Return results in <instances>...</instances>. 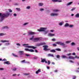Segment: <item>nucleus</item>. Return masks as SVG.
I'll use <instances>...</instances> for the list:
<instances>
[{
    "label": "nucleus",
    "mask_w": 79,
    "mask_h": 79,
    "mask_svg": "<svg viewBox=\"0 0 79 79\" xmlns=\"http://www.w3.org/2000/svg\"><path fill=\"white\" fill-rule=\"evenodd\" d=\"M19 4L18 3H15V6H18V5H19Z\"/></svg>",
    "instance_id": "obj_56"
},
{
    "label": "nucleus",
    "mask_w": 79,
    "mask_h": 79,
    "mask_svg": "<svg viewBox=\"0 0 79 79\" xmlns=\"http://www.w3.org/2000/svg\"><path fill=\"white\" fill-rule=\"evenodd\" d=\"M17 15L16 14H14V16H16Z\"/></svg>",
    "instance_id": "obj_63"
},
{
    "label": "nucleus",
    "mask_w": 79,
    "mask_h": 79,
    "mask_svg": "<svg viewBox=\"0 0 79 79\" xmlns=\"http://www.w3.org/2000/svg\"><path fill=\"white\" fill-rule=\"evenodd\" d=\"M40 72H41V71L40 70V69H39L38 71L36 72V73L38 74L39 73H40Z\"/></svg>",
    "instance_id": "obj_18"
},
{
    "label": "nucleus",
    "mask_w": 79,
    "mask_h": 79,
    "mask_svg": "<svg viewBox=\"0 0 79 79\" xmlns=\"http://www.w3.org/2000/svg\"><path fill=\"white\" fill-rule=\"evenodd\" d=\"M50 52L52 53H55L56 52V51L54 49H52L50 51Z\"/></svg>",
    "instance_id": "obj_25"
},
{
    "label": "nucleus",
    "mask_w": 79,
    "mask_h": 79,
    "mask_svg": "<svg viewBox=\"0 0 79 79\" xmlns=\"http://www.w3.org/2000/svg\"><path fill=\"white\" fill-rule=\"evenodd\" d=\"M76 76H73V79H76Z\"/></svg>",
    "instance_id": "obj_49"
},
{
    "label": "nucleus",
    "mask_w": 79,
    "mask_h": 79,
    "mask_svg": "<svg viewBox=\"0 0 79 79\" xmlns=\"http://www.w3.org/2000/svg\"><path fill=\"white\" fill-rule=\"evenodd\" d=\"M56 57L57 58H58V59H60V56L59 55H58L56 56Z\"/></svg>",
    "instance_id": "obj_28"
},
{
    "label": "nucleus",
    "mask_w": 79,
    "mask_h": 79,
    "mask_svg": "<svg viewBox=\"0 0 79 79\" xmlns=\"http://www.w3.org/2000/svg\"><path fill=\"white\" fill-rule=\"evenodd\" d=\"M2 60V61H7V60H6V59H3Z\"/></svg>",
    "instance_id": "obj_57"
},
{
    "label": "nucleus",
    "mask_w": 79,
    "mask_h": 79,
    "mask_svg": "<svg viewBox=\"0 0 79 79\" xmlns=\"http://www.w3.org/2000/svg\"><path fill=\"white\" fill-rule=\"evenodd\" d=\"M71 55V53H69V54H67L66 55H67V56H70V55Z\"/></svg>",
    "instance_id": "obj_54"
},
{
    "label": "nucleus",
    "mask_w": 79,
    "mask_h": 79,
    "mask_svg": "<svg viewBox=\"0 0 79 79\" xmlns=\"http://www.w3.org/2000/svg\"><path fill=\"white\" fill-rule=\"evenodd\" d=\"M8 10L10 13H12V12H13V11L11 9H9Z\"/></svg>",
    "instance_id": "obj_39"
},
{
    "label": "nucleus",
    "mask_w": 79,
    "mask_h": 79,
    "mask_svg": "<svg viewBox=\"0 0 79 79\" xmlns=\"http://www.w3.org/2000/svg\"><path fill=\"white\" fill-rule=\"evenodd\" d=\"M56 44H58V45H62L64 48H66V47H67V46L66 45V44H65L64 43H63L61 42H56Z\"/></svg>",
    "instance_id": "obj_4"
},
{
    "label": "nucleus",
    "mask_w": 79,
    "mask_h": 79,
    "mask_svg": "<svg viewBox=\"0 0 79 79\" xmlns=\"http://www.w3.org/2000/svg\"><path fill=\"white\" fill-rule=\"evenodd\" d=\"M23 74L24 75H25V76H27L28 75H29V73H24Z\"/></svg>",
    "instance_id": "obj_51"
},
{
    "label": "nucleus",
    "mask_w": 79,
    "mask_h": 79,
    "mask_svg": "<svg viewBox=\"0 0 79 79\" xmlns=\"http://www.w3.org/2000/svg\"><path fill=\"white\" fill-rule=\"evenodd\" d=\"M16 9L17 10V11H21L20 8H16Z\"/></svg>",
    "instance_id": "obj_34"
},
{
    "label": "nucleus",
    "mask_w": 79,
    "mask_h": 79,
    "mask_svg": "<svg viewBox=\"0 0 79 79\" xmlns=\"http://www.w3.org/2000/svg\"><path fill=\"white\" fill-rule=\"evenodd\" d=\"M71 45H72V46H74L76 45V44L74 42H72L71 43Z\"/></svg>",
    "instance_id": "obj_31"
},
{
    "label": "nucleus",
    "mask_w": 79,
    "mask_h": 79,
    "mask_svg": "<svg viewBox=\"0 0 79 79\" xmlns=\"http://www.w3.org/2000/svg\"><path fill=\"white\" fill-rule=\"evenodd\" d=\"M62 2V1L61 0H57V2Z\"/></svg>",
    "instance_id": "obj_48"
},
{
    "label": "nucleus",
    "mask_w": 79,
    "mask_h": 79,
    "mask_svg": "<svg viewBox=\"0 0 79 79\" xmlns=\"http://www.w3.org/2000/svg\"><path fill=\"white\" fill-rule=\"evenodd\" d=\"M34 36L33 35L32 36V37L29 40H33V39H34Z\"/></svg>",
    "instance_id": "obj_30"
},
{
    "label": "nucleus",
    "mask_w": 79,
    "mask_h": 79,
    "mask_svg": "<svg viewBox=\"0 0 79 79\" xmlns=\"http://www.w3.org/2000/svg\"><path fill=\"white\" fill-rule=\"evenodd\" d=\"M50 32H54V30H50Z\"/></svg>",
    "instance_id": "obj_58"
},
{
    "label": "nucleus",
    "mask_w": 79,
    "mask_h": 79,
    "mask_svg": "<svg viewBox=\"0 0 79 79\" xmlns=\"http://www.w3.org/2000/svg\"><path fill=\"white\" fill-rule=\"evenodd\" d=\"M6 34V33H0V36H3V35H5Z\"/></svg>",
    "instance_id": "obj_24"
},
{
    "label": "nucleus",
    "mask_w": 79,
    "mask_h": 79,
    "mask_svg": "<svg viewBox=\"0 0 79 79\" xmlns=\"http://www.w3.org/2000/svg\"><path fill=\"white\" fill-rule=\"evenodd\" d=\"M71 42V41H67L65 42V44H69Z\"/></svg>",
    "instance_id": "obj_33"
},
{
    "label": "nucleus",
    "mask_w": 79,
    "mask_h": 79,
    "mask_svg": "<svg viewBox=\"0 0 79 79\" xmlns=\"http://www.w3.org/2000/svg\"><path fill=\"white\" fill-rule=\"evenodd\" d=\"M76 10V7H74L71 10V11H74V10Z\"/></svg>",
    "instance_id": "obj_41"
},
{
    "label": "nucleus",
    "mask_w": 79,
    "mask_h": 79,
    "mask_svg": "<svg viewBox=\"0 0 79 79\" xmlns=\"http://www.w3.org/2000/svg\"><path fill=\"white\" fill-rule=\"evenodd\" d=\"M46 29L47 28L46 27H42L40 29H37V31H39V32H44V35H46V34H47V33L48 32V31H45Z\"/></svg>",
    "instance_id": "obj_2"
},
{
    "label": "nucleus",
    "mask_w": 79,
    "mask_h": 79,
    "mask_svg": "<svg viewBox=\"0 0 79 79\" xmlns=\"http://www.w3.org/2000/svg\"><path fill=\"white\" fill-rule=\"evenodd\" d=\"M48 65H49V64H50V61H48Z\"/></svg>",
    "instance_id": "obj_55"
},
{
    "label": "nucleus",
    "mask_w": 79,
    "mask_h": 79,
    "mask_svg": "<svg viewBox=\"0 0 79 79\" xmlns=\"http://www.w3.org/2000/svg\"><path fill=\"white\" fill-rule=\"evenodd\" d=\"M53 46H54V47H56V44H53Z\"/></svg>",
    "instance_id": "obj_53"
},
{
    "label": "nucleus",
    "mask_w": 79,
    "mask_h": 79,
    "mask_svg": "<svg viewBox=\"0 0 79 79\" xmlns=\"http://www.w3.org/2000/svg\"><path fill=\"white\" fill-rule=\"evenodd\" d=\"M19 55H24V52L23 51H19Z\"/></svg>",
    "instance_id": "obj_15"
},
{
    "label": "nucleus",
    "mask_w": 79,
    "mask_h": 79,
    "mask_svg": "<svg viewBox=\"0 0 79 79\" xmlns=\"http://www.w3.org/2000/svg\"><path fill=\"white\" fill-rule=\"evenodd\" d=\"M29 52H34V51L32 49H30L29 50Z\"/></svg>",
    "instance_id": "obj_36"
},
{
    "label": "nucleus",
    "mask_w": 79,
    "mask_h": 79,
    "mask_svg": "<svg viewBox=\"0 0 79 79\" xmlns=\"http://www.w3.org/2000/svg\"><path fill=\"white\" fill-rule=\"evenodd\" d=\"M75 18H79V14L77 13L75 15Z\"/></svg>",
    "instance_id": "obj_23"
},
{
    "label": "nucleus",
    "mask_w": 79,
    "mask_h": 79,
    "mask_svg": "<svg viewBox=\"0 0 79 79\" xmlns=\"http://www.w3.org/2000/svg\"><path fill=\"white\" fill-rule=\"evenodd\" d=\"M69 59H72L73 60H74L75 58H77V59H79V57L77 56H75V57H73V56H69Z\"/></svg>",
    "instance_id": "obj_6"
},
{
    "label": "nucleus",
    "mask_w": 79,
    "mask_h": 79,
    "mask_svg": "<svg viewBox=\"0 0 79 79\" xmlns=\"http://www.w3.org/2000/svg\"><path fill=\"white\" fill-rule=\"evenodd\" d=\"M38 58L37 57H34V59H35L37 60V59H38Z\"/></svg>",
    "instance_id": "obj_52"
},
{
    "label": "nucleus",
    "mask_w": 79,
    "mask_h": 79,
    "mask_svg": "<svg viewBox=\"0 0 79 79\" xmlns=\"http://www.w3.org/2000/svg\"><path fill=\"white\" fill-rule=\"evenodd\" d=\"M26 56H30V55L27 54H25Z\"/></svg>",
    "instance_id": "obj_61"
},
{
    "label": "nucleus",
    "mask_w": 79,
    "mask_h": 79,
    "mask_svg": "<svg viewBox=\"0 0 79 79\" xmlns=\"http://www.w3.org/2000/svg\"><path fill=\"white\" fill-rule=\"evenodd\" d=\"M52 2H57V0H52Z\"/></svg>",
    "instance_id": "obj_46"
},
{
    "label": "nucleus",
    "mask_w": 79,
    "mask_h": 79,
    "mask_svg": "<svg viewBox=\"0 0 79 79\" xmlns=\"http://www.w3.org/2000/svg\"><path fill=\"white\" fill-rule=\"evenodd\" d=\"M73 25H69V27H73Z\"/></svg>",
    "instance_id": "obj_44"
},
{
    "label": "nucleus",
    "mask_w": 79,
    "mask_h": 79,
    "mask_svg": "<svg viewBox=\"0 0 79 79\" xmlns=\"http://www.w3.org/2000/svg\"><path fill=\"white\" fill-rule=\"evenodd\" d=\"M72 55H76V53L75 52H73L72 53Z\"/></svg>",
    "instance_id": "obj_62"
},
{
    "label": "nucleus",
    "mask_w": 79,
    "mask_h": 79,
    "mask_svg": "<svg viewBox=\"0 0 79 79\" xmlns=\"http://www.w3.org/2000/svg\"><path fill=\"white\" fill-rule=\"evenodd\" d=\"M53 12H55V13H56V12H58L59 11V10L54 9L53 10Z\"/></svg>",
    "instance_id": "obj_21"
},
{
    "label": "nucleus",
    "mask_w": 79,
    "mask_h": 79,
    "mask_svg": "<svg viewBox=\"0 0 79 79\" xmlns=\"http://www.w3.org/2000/svg\"><path fill=\"white\" fill-rule=\"evenodd\" d=\"M72 3H73V2H69L68 3L66 4V6H69V5H71Z\"/></svg>",
    "instance_id": "obj_19"
},
{
    "label": "nucleus",
    "mask_w": 79,
    "mask_h": 79,
    "mask_svg": "<svg viewBox=\"0 0 79 79\" xmlns=\"http://www.w3.org/2000/svg\"><path fill=\"white\" fill-rule=\"evenodd\" d=\"M64 22L63 21H61V22H60L59 23V26H61L63 25L64 24Z\"/></svg>",
    "instance_id": "obj_12"
},
{
    "label": "nucleus",
    "mask_w": 79,
    "mask_h": 79,
    "mask_svg": "<svg viewBox=\"0 0 79 79\" xmlns=\"http://www.w3.org/2000/svg\"><path fill=\"white\" fill-rule=\"evenodd\" d=\"M31 8V6H27L26 7V9H28V10H29Z\"/></svg>",
    "instance_id": "obj_40"
},
{
    "label": "nucleus",
    "mask_w": 79,
    "mask_h": 79,
    "mask_svg": "<svg viewBox=\"0 0 79 79\" xmlns=\"http://www.w3.org/2000/svg\"><path fill=\"white\" fill-rule=\"evenodd\" d=\"M76 73H79V71L78 70H76Z\"/></svg>",
    "instance_id": "obj_64"
},
{
    "label": "nucleus",
    "mask_w": 79,
    "mask_h": 79,
    "mask_svg": "<svg viewBox=\"0 0 79 79\" xmlns=\"http://www.w3.org/2000/svg\"><path fill=\"white\" fill-rule=\"evenodd\" d=\"M9 16H11L12 14H10L8 12H6L3 14L0 13V22H2L5 19V18H8Z\"/></svg>",
    "instance_id": "obj_1"
},
{
    "label": "nucleus",
    "mask_w": 79,
    "mask_h": 79,
    "mask_svg": "<svg viewBox=\"0 0 79 79\" xmlns=\"http://www.w3.org/2000/svg\"><path fill=\"white\" fill-rule=\"evenodd\" d=\"M12 55L13 56H14L15 57H18V56L15 55L14 53H12Z\"/></svg>",
    "instance_id": "obj_38"
},
{
    "label": "nucleus",
    "mask_w": 79,
    "mask_h": 79,
    "mask_svg": "<svg viewBox=\"0 0 79 79\" xmlns=\"http://www.w3.org/2000/svg\"><path fill=\"white\" fill-rule=\"evenodd\" d=\"M48 55L49 56H52V57H53L54 56L53 54H49Z\"/></svg>",
    "instance_id": "obj_32"
},
{
    "label": "nucleus",
    "mask_w": 79,
    "mask_h": 79,
    "mask_svg": "<svg viewBox=\"0 0 79 79\" xmlns=\"http://www.w3.org/2000/svg\"><path fill=\"white\" fill-rule=\"evenodd\" d=\"M10 45V43L9 42L6 43L5 44V45L6 46H8V45Z\"/></svg>",
    "instance_id": "obj_29"
},
{
    "label": "nucleus",
    "mask_w": 79,
    "mask_h": 79,
    "mask_svg": "<svg viewBox=\"0 0 79 79\" xmlns=\"http://www.w3.org/2000/svg\"><path fill=\"white\" fill-rule=\"evenodd\" d=\"M41 62H42V63H44V62H45V63H47V61H46V60L45 59H42V58H41Z\"/></svg>",
    "instance_id": "obj_10"
},
{
    "label": "nucleus",
    "mask_w": 79,
    "mask_h": 79,
    "mask_svg": "<svg viewBox=\"0 0 79 79\" xmlns=\"http://www.w3.org/2000/svg\"><path fill=\"white\" fill-rule=\"evenodd\" d=\"M48 36L49 37H53V36H54L55 35V34H52L51 33H49L48 35Z\"/></svg>",
    "instance_id": "obj_11"
},
{
    "label": "nucleus",
    "mask_w": 79,
    "mask_h": 79,
    "mask_svg": "<svg viewBox=\"0 0 79 79\" xmlns=\"http://www.w3.org/2000/svg\"><path fill=\"white\" fill-rule=\"evenodd\" d=\"M29 24V23H24L23 25V26H26V25H27Z\"/></svg>",
    "instance_id": "obj_35"
},
{
    "label": "nucleus",
    "mask_w": 79,
    "mask_h": 79,
    "mask_svg": "<svg viewBox=\"0 0 79 79\" xmlns=\"http://www.w3.org/2000/svg\"><path fill=\"white\" fill-rule=\"evenodd\" d=\"M4 64H10L11 63H10V61H5L4 63Z\"/></svg>",
    "instance_id": "obj_14"
},
{
    "label": "nucleus",
    "mask_w": 79,
    "mask_h": 79,
    "mask_svg": "<svg viewBox=\"0 0 79 79\" xmlns=\"http://www.w3.org/2000/svg\"><path fill=\"white\" fill-rule=\"evenodd\" d=\"M35 33L34 32H30L28 34L29 35H34V34H35Z\"/></svg>",
    "instance_id": "obj_13"
},
{
    "label": "nucleus",
    "mask_w": 79,
    "mask_h": 79,
    "mask_svg": "<svg viewBox=\"0 0 79 79\" xmlns=\"http://www.w3.org/2000/svg\"><path fill=\"white\" fill-rule=\"evenodd\" d=\"M25 51H28V52H29V49L27 48L25 49Z\"/></svg>",
    "instance_id": "obj_50"
},
{
    "label": "nucleus",
    "mask_w": 79,
    "mask_h": 79,
    "mask_svg": "<svg viewBox=\"0 0 79 79\" xmlns=\"http://www.w3.org/2000/svg\"><path fill=\"white\" fill-rule=\"evenodd\" d=\"M56 50H57V51H58L59 52H60L61 51V49L60 48H56L55 49Z\"/></svg>",
    "instance_id": "obj_37"
},
{
    "label": "nucleus",
    "mask_w": 79,
    "mask_h": 79,
    "mask_svg": "<svg viewBox=\"0 0 79 79\" xmlns=\"http://www.w3.org/2000/svg\"><path fill=\"white\" fill-rule=\"evenodd\" d=\"M17 69V68H14V69H13L12 70L13 71H16Z\"/></svg>",
    "instance_id": "obj_43"
},
{
    "label": "nucleus",
    "mask_w": 79,
    "mask_h": 79,
    "mask_svg": "<svg viewBox=\"0 0 79 79\" xmlns=\"http://www.w3.org/2000/svg\"><path fill=\"white\" fill-rule=\"evenodd\" d=\"M51 40L53 42H55V41H56V39L55 38H53Z\"/></svg>",
    "instance_id": "obj_42"
},
{
    "label": "nucleus",
    "mask_w": 79,
    "mask_h": 79,
    "mask_svg": "<svg viewBox=\"0 0 79 79\" xmlns=\"http://www.w3.org/2000/svg\"><path fill=\"white\" fill-rule=\"evenodd\" d=\"M34 42H37L40 40V37H36L34 39Z\"/></svg>",
    "instance_id": "obj_7"
},
{
    "label": "nucleus",
    "mask_w": 79,
    "mask_h": 79,
    "mask_svg": "<svg viewBox=\"0 0 79 79\" xmlns=\"http://www.w3.org/2000/svg\"><path fill=\"white\" fill-rule=\"evenodd\" d=\"M69 24L68 23H66L64 25V27H69Z\"/></svg>",
    "instance_id": "obj_27"
},
{
    "label": "nucleus",
    "mask_w": 79,
    "mask_h": 79,
    "mask_svg": "<svg viewBox=\"0 0 79 79\" xmlns=\"http://www.w3.org/2000/svg\"><path fill=\"white\" fill-rule=\"evenodd\" d=\"M46 43L45 42L41 43L40 44H36V46H38L39 47V46H40V45H46Z\"/></svg>",
    "instance_id": "obj_9"
},
{
    "label": "nucleus",
    "mask_w": 79,
    "mask_h": 79,
    "mask_svg": "<svg viewBox=\"0 0 79 79\" xmlns=\"http://www.w3.org/2000/svg\"><path fill=\"white\" fill-rule=\"evenodd\" d=\"M44 5V3H39V6H42Z\"/></svg>",
    "instance_id": "obj_20"
},
{
    "label": "nucleus",
    "mask_w": 79,
    "mask_h": 79,
    "mask_svg": "<svg viewBox=\"0 0 79 79\" xmlns=\"http://www.w3.org/2000/svg\"><path fill=\"white\" fill-rule=\"evenodd\" d=\"M16 45L18 47H20L21 46V44L19 43H18L16 44Z\"/></svg>",
    "instance_id": "obj_45"
},
{
    "label": "nucleus",
    "mask_w": 79,
    "mask_h": 79,
    "mask_svg": "<svg viewBox=\"0 0 79 79\" xmlns=\"http://www.w3.org/2000/svg\"><path fill=\"white\" fill-rule=\"evenodd\" d=\"M22 45L24 47L28 48H33V49H35V48H36V47H34V46H28L29 45L28 44H22Z\"/></svg>",
    "instance_id": "obj_3"
},
{
    "label": "nucleus",
    "mask_w": 79,
    "mask_h": 79,
    "mask_svg": "<svg viewBox=\"0 0 79 79\" xmlns=\"http://www.w3.org/2000/svg\"><path fill=\"white\" fill-rule=\"evenodd\" d=\"M25 61H26V60H23L21 61V63H27V62H25Z\"/></svg>",
    "instance_id": "obj_22"
},
{
    "label": "nucleus",
    "mask_w": 79,
    "mask_h": 79,
    "mask_svg": "<svg viewBox=\"0 0 79 79\" xmlns=\"http://www.w3.org/2000/svg\"><path fill=\"white\" fill-rule=\"evenodd\" d=\"M69 62H70V63H74V62H73L72 60H70Z\"/></svg>",
    "instance_id": "obj_59"
},
{
    "label": "nucleus",
    "mask_w": 79,
    "mask_h": 79,
    "mask_svg": "<svg viewBox=\"0 0 79 79\" xmlns=\"http://www.w3.org/2000/svg\"><path fill=\"white\" fill-rule=\"evenodd\" d=\"M40 11H44V9L43 8H41L40 9Z\"/></svg>",
    "instance_id": "obj_47"
},
{
    "label": "nucleus",
    "mask_w": 79,
    "mask_h": 79,
    "mask_svg": "<svg viewBox=\"0 0 79 79\" xmlns=\"http://www.w3.org/2000/svg\"><path fill=\"white\" fill-rule=\"evenodd\" d=\"M61 57L62 58H68L66 56L64 55H62L61 56Z\"/></svg>",
    "instance_id": "obj_26"
},
{
    "label": "nucleus",
    "mask_w": 79,
    "mask_h": 79,
    "mask_svg": "<svg viewBox=\"0 0 79 79\" xmlns=\"http://www.w3.org/2000/svg\"><path fill=\"white\" fill-rule=\"evenodd\" d=\"M43 47L44 48L43 50L45 51H48L50 50V49H48V46L47 45H44L43 46Z\"/></svg>",
    "instance_id": "obj_5"
},
{
    "label": "nucleus",
    "mask_w": 79,
    "mask_h": 79,
    "mask_svg": "<svg viewBox=\"0 0 79 79\" xmlns=\"http://www.w3.org/2000/svg\"><path fill=\"white\" fill-rule=\"evenodd\" d=\"M58 13H52L50 14L51 16H58Z\"/></svg>",
    "instance_id": "obj_8"
},
{
    "label": "nucleus",
    "mask_w": 79,
    "mask_h": 79,
    "mask_svg": "<svg viewBox=\"0 0 79 79\" xmlns=\"http://www.w3.org/2000/svg\"><path fill=\"white\" fill-rule=\"evenodd\" d=\"M2 29H9V28H8V27L7 26H4V27H2Z\"/></svg>",
    "instance_id": "obj_16"
},
{
    "label": "nucleus",
    "mask_w": 79,
    "mask_h": 79,
    "mask_svg": "<svg viewBox=\"0 0 79 79\" xmlns=\"http://www.w3.org/2000/svg\"><path fill=\"white\" fill-rule=\"evenodd\" d=\"M16 75H17V74H13V76H16Z\"/></svg>",
    "instance_id": "obj_60"
},
{
    "label": "nucleus",
    "mask_w": 79,
    "mask_h": 79,
    "mask_svg": "<svg viewBox=\"0 0 79 79\" xmlns=\"http://www.w3.org/2000/svg\"><path fill=\"white\" fill-rule=\"evenodd\" d=\"M1 42H2V43H4V42H10V41L9 40H1Z\"/></svg>",
    "instance_id": "obj_17"
}]
</instances>
